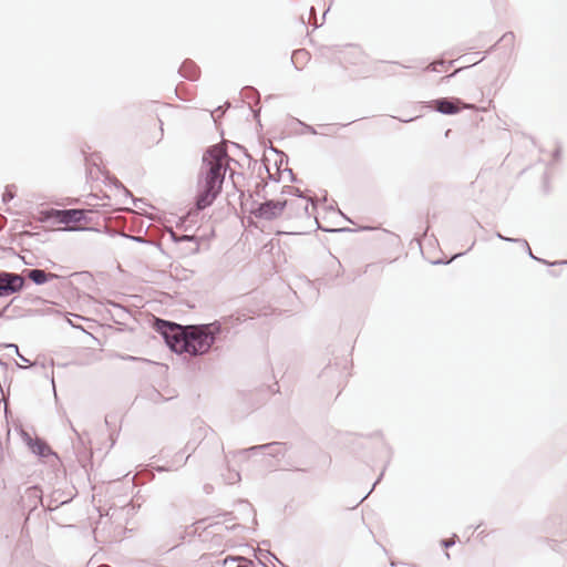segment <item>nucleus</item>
Masks as SVG:
<instances>
[{
  "label": "nucleus",
  "instance_id": "nucleus-11",
  "mask_svg": "<svg viewBox=\"0 0 567 567\" xmlns=\"http://www.w3.org/2000/svg\"><path fill=\"white\" fill-rule=\"evenodd\" d=\"M13 196H14V195H13V193H12L11 190L7 189V190L3 193L2 198H3V200H4V202H7V200L12 199V198H13Z\"/></svg>",
  "mask_w": 567,
  "mask_h": 567
},
{
  "label": "nucleus",
  "instance_id": "nucleus-12",
  "mask_svg": "<svg viewBox=\"0 0 567 567\" xmlns=\"http://www.w3.org/2000/svg\"><path fill=\"white\" fill-rule=\"evenodd\" d=\"M451 544H453V542H450V540H445V542H444V546H445V547L450 546Z\"/></svg>",
  "mask_w": 567,
  "mask_h": 567
},
{
  "label": "nucleus",
  "instance_id": "nucleus-2",
  "mask_svg": "<svg viewBox=\"0 0 567 567\" xmlns=\"http://www.w3.org/2000/svg\"><path fill=\"white\" fill-rule=\"evenodd\" d=\"M215 330L212 326L202 327H173L165 334L166 341L176 353L190 355L207 352L215 340Z\"/></svg>",
  "mask_w": 567,
  "mask_h": 567
},
{
  "label": "nucleus",
  "instance_id": "nucleus-6",
  "mask_svg": "<svg viewBox=\"0 0 567 567\" xmlns=\"http://www.w3.org/2000/svg\"><path fill=\"white\" fill-rule=\"evenodd\" d=\"M24 279L17 274L0 272V297L12 295L22 289Z\"/></svg>",
  "mask_w": 567,
  "mask_h": 567
},
{
  "label": "nucleus",
  "instance_id": "nucleus-13",
  "mask_svg": "<svg viewBox=\"0 0 567 567\" xmlns=\"http://www.w3.org/2000/svg\"><path fill=\"white\" fill-rule=\"evenodd\" d=\"M188 66H189V65L184 64V65H183V71L185 72V71L187 70V68H188Z\"/></svg>",
  "mask_w": 567,
  "mask_h": 567
},
{
  "label": "nucleus",
  "instance_id": "nucleus-9",
  "mask_svg": "<svg viewBox=\"0 0 567 567\" xmlns=\"http://www.w3.org/2000/svg\"><path fill=\"white\" fill-rule=\"evenodd\" d=\"M33 451L40 455H45L49 451V447L44 443L38 442L33 445Z\"/></svg>",
  "mask_w": 567,
  "mask_h": 567
},
{
  "label": "nucleus",
  "instance_id": "nucleus-14",
  "mask_svg": "<svg viewBox=\"0 0 567 567\" xmlns=\"http://www.w3.org/2000/svg\"><path fill=\"white\" fill-rule=\"evenodd\" d=\"M237 567H249V566H237Z\"/></svg>",
  "mask_w": 567,
  "mask_h": 567
},
{
  "label": "nucleus",
  "instance_id": "nucleus-3",
  "mask_svg": "<svg viewBox=\"0 0 567 567\" xmlns=\"http://www.w3.org/2000/svg\"><path fill=\"white\" fill-rule=\"evenodd\" d=\"M282 216L287 220H302L311 216L310 208L313 203L310 198L301 195H292L282 200Z\"/></svg>",
  "mask_w": 567,
  "mask_h": 567
},
{
  "label": "nucleus",
  "instance_id": "nucleus-10",
  "mask_svg": "<svg viewBox=\"0 0 567 567\" xmlns=\"http://www.w3.org/2000/svg\"><path fill=\"white\" fill-rule=\"evenodd\" d=\"M444 66H445V63L443 61H436V62L431 63L427 66V70L439 72V71H441V68H444Z\"/></svg>",
  "mask_w": 567,
  "mask_h": 567
},
{
  "label": "nucleus",
  "instance_id": "nucleus-8",
  "mask_svg": "<svg viewBox=\"0 0 567 567\" xmlns=\"http://www.w3.org/2000/svg\"><path fill=\"white\" fill-rule=\"evenodd\" d=\"M28 277L35 284L42 285L47 282L48 280L54 278L55 276L53 274H47L43 270L40 269H32L29 271Z\"/></svg>",
  "mask_w": 567,
  "mask_h": 567
},
{
  "label": "nucleus",
  "instance_id": "nucleus-7",
  "mask_svg": "<svg viewBox=\"0 0 567 567\" xmlns=\"http://www.w3.org/2000/svg\"><path fill=\"white\" fill-rule=\"evenodd\" d=\"M434 107L436 111L443 114H456L461 109L474 110L473 104L461 103L460 100L451 101L447 99H439L434 101Z\"/></svg>",
  "mask_w": 567,
  "mask_h": 567
},
{
  "label": "nucleus",
  "instance_id": "nucleus-5",
  "mask_svg": "<svg viewBox=\"0 0 567 567\" xmlns=\"http://www.w3.org/2000/svg\"><path fill=\"white\" fill-rule=\"evenodd\" d=\"M282 200H268L250 209V214L261 219H272L282 216Z\"/></svg>",
  "mask_w": 567,
  "mask_h": 567
},
{
  "label": "nucleus",
  "instance_id": "nucleus-4",
  "mask_svg": "<svg viewBox=\"0 0 567 567\" xmlns=\"http://www.w3.org/2000/svg\"><path fill=\"white\" fill-rule=\"evenodd\" d=\"M85 217V212L82 209H50L45 212L47 219H53L56 224L76 225L80 224Z\"/></svg>",
  "mask_w": 567,
  "mask_h": 567
},
{
  "label": "nucleus",
  "instance_id": "nucleus-1",
  "mask_svg": "<svg viewBox=\"0 0 567 567\" xmlns=\"http://www.w3.org/2000/svg\"><path fill=\"white\" fill-rule=\"evenodd\" d=\"M206 175L197 199V207L204 209L209 206L221 189L228 166V155L221 145L210 147L205 156Z\"/></svg>",
  "mask_w": 567,
  "mask_h": 567
}]
</instances>
